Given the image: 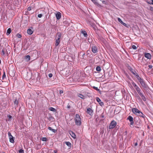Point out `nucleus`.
I'll list each match as a JSON object with an SVG mask.
<instances>
[{"instance_id": "obj_1", "label": "nucleus", "mask_w": 153, "mask_h": 153, "mask_svg": "<svg viewBox=\"0 0 153 153\" xmlns=\"http://www.w3.org/2000/svg\"><path fill=\"white\" fill-rule=\"evenodd\" d=\"M13 98L11 99L12 102H13L15 105H18L19 103V100L20 97V95L17 94H12Z\"/></svg>"}, {"instance_id": "obj_2", "label": "nucleus", "mask_w": 153, "mask_h": 153, "mask_svg": "<svg viewBox=\"0 0 153 153\" xmlns=\"http://www.w3.org/2000/svg\"><path fill=\"white\" fill-rule=\"evenodd\" d=\"M74 120L76 125L78 126H80L81 125V119L79 114H76Z\"/></svg>"}, {"instance_id": "obj_3", "label": "nucleus", "mask_w": 153, "mask_h": 153, "mask_svg": "<svg viewBox=\"0 0 153 153\" xmlns=\"http://www.w3.org/2000/svg\"><path fill=\"white\" fill-rule=\"evenodd\" d=\"M61 37V34L60 32H58L56 34V35L55 36V39L56 40V42L55 45V46H58L60 42V40Z\"/></svg>"}, {"instance_id": "obj_4", "label": "nucleus", "mask_w": 153, "mask_h": 153, "mask_svg": "<svg viewBox=\"0 0 153 153\" xmlns=\"http://www.w3.org/2000/svg\"><path fill=\"white\" fill-rule=\"evenodd\" d=\"M136 78L140 83L141 85L143 87H146V84L143 79L141 78L139 75L138 74L136 75Z\"/></svg>"}, {"instance_id": "obj_5", "label": "nucleus", "mask_w": 153, "mask_h": 153, "mask_svg": "<svg viewBox=\"0 0 153 153\" xmlns=\"http://www.w3.org/2000/svg\"><path fill=\"white\" fill-rule=\"evenodd\" d=\"M117 124V122L114 120L111 121L110 124L109 128L110 129H113L114 128Z\"/></svg>"}, {"instance_id": "obj_6", "label": "nucleus", "mask_w": 153, "mask_h": 153, "mask_svg": "<svg viewBox=\"0 0 153 153\" xmlns=\"http://www.w3.org/2000/svg\"><path fill=\"white\" fill-rule=\"evenodd\" d=\"M132 111L134 114L137 115H138V114H140V113H141L142 114V112L136 108H132Z\"/></svg>"}, {"instance_id": "obj_7", "label": "nucleus", "mask_w": 153, "mask_h": 153, "mask_svg": "<svg viewBox=\"0 0 153 153\" xmlns=\"http://www.w3.org/2000/svg\"><path fill=\"white\" fill-rule=\"evenodd\" d=\"M131 83L137 92L141 91L139 87L133 81Z\"/></svg>"}, {"instance_id": "obj_8", "label": "nucleus", "mask_w": 153, "mask_h": 153, "mask_svg": "<svg viewBox=\"0 0 153 153\" xmlns=\"http://www.w3.org/2000/svg\"><path fill=\"white\" fill-rule=\"evenodd\" d=\"M91 51L94 53H96L97 52V49L96 46H93L91 47Z\"/></svg>"}, {"instance_id": "obj_9", "label": "nucleus", "mask_w": 153, "mask_h": 153, "mask_svg": "<svg viewBox=\"0 0 153 153\" xmlns=\"http://www.w3.org/2000/svg\"><path fill=\"white\" fill-rule=\"evenodd\" d=\"M127 119L129 120L130 121L131 125H133L134 123L133 121V118L131 116H129L127 118Z\"/></svg>"}, {"instance_id": "obj_10", "label": "nucleus", "mask_w": 153, "mask_h": 153, "mask_svg": "<svg viewBox=\"0 0 153 153\" xmlns=\"http://www.w3.org/2000/svg\"><path fill=\"white\" fill-rule=\"evenodd\" d=\"M144 56L145 57L149 59H151V56L150 53H146L144 54Z\"/></svg>"}, {"instance_id": "obj_11", "label": "nucleus", "mask_w": 153, "mask_h": 153, "mask_svg": "<svg viewBox=\"0 0 153 153\" xmlns=\"http://www.w3.org/2000/svg\"><path fill=\"white\" fill-rule=\"evenodd\" d=\"M56 16L57 20H59L61 17V13H60L58 12L56 14Z\"/></svg>"}, {"instance_id": "obj_12", "label": "nucleus", "mask_w": 153, "mask_h": 153, "mask_svg": "<svg viewBox=\"0 0 153 153\" xmlns=\"http://www.w3.org/2000/svg\"><path fill=\"white\" fill-rule=\"evenodd\" d=\"M87 112L90 115H91L93 112V111L92 109L90 108H88L87 109Z\"/></svg>"}, {"instance_id": "obj_13", "label": "nucleus", "mask_w": 153, "mask_h": 153, "mask_svg": "<svg viewBox=\"0 0 153 153\" xmlns=\"http://www.w3.org/2000/svg\"><path fill=\"white\" fill-rule=\"evenodd\" d=\"M69 134L71 136L74 138H75L76 137V136L75 134L72 131H70L69 132Z\"/></svg>"}, {"instance_id": "obj_14", "label": "nucleus", "mask_w": 153, "mask_h": 153, "mask_svg": "<svg viewBox=\"0 0 153 153\" xmlns=\"http://www.w3.org/2000/svg\"><path fill=\"white\" fill-rule=\"evenodd\" d=\"M130 71L132 73V74L135 76V77L136 78V75L138 74L136 71L133 70L132 68L130 69Z\"/></svg>"}, {"instance_id": "obj_15", "label": "nucleus", "mask_w": 153, "mask_h": 153, "mask_svg": "<svg viewBox=\"0 0 153 153\" xmlns=\"http://www.w3.org/2000/svg\"><path fill=\"white\" fill-rule=\"evenodd\" d=\"M78 97H80V98H81V99H85L86 97L84 95H83L82 94H78Z\"/></svg>"}, {"instance_id": "obj_16", "label": "nucleus", "mask_w": 153, "mask_h": 153, "mask_svg": "<svg viewBox=\"0 0 153 153\" xmlns=\"http://www.w3.org/2000/svg\"><path fill=\"white\" fill-rule=\"evenodd\" d=\"M25 59L28 62L30 60V56L29 55H27L25 56Z\"/></svg>"}, {"instance_id": "obj_17", "label": "nucleus", "mask_w": 153, "mask_h": 153, "mask_svg": "<svg viewBox=\"0 0 153 153\" xmlns=\"http://www.w3.org/2000/svg\"><path fill=\"white\" fill-rule=\"evenodd\" d=\"M41 11L42 12V13L38 14V17L39 18H41L42 16V14H44V13H45V11L43 10H41Z\"/></svg>"}, {"instance_id": "obj_18", "label": "nucleus", "mask_w": 153, "mask_h": 153, "mask_svg": "<svg viewBox=\"0 0 153 153\" xmlns=\"http://www.w3.org/2000/svg\"><path fill=\"white\" fill-rule=\"evenodd\" d=\"M27 33L28 34L31 35L33 33V32L31 29H29L27 30Z\"/></svg>"}, {"instance_id": "obj_19", "label": "nucleus", "mask_w": 153, "mask_h": 153, "mask_svg": "<svg viewBox=\"0 0 153 153\" xmlns=\"http://www.w3.org/2000/svg\"><path fill=\"white\" fill-rule=\"evenodd\" d=\"M96 100L100 105H102L103 104V102H101L100 100L98 97L96 98Z\"/></svg>"}, {"instance_id": "obj_20", "label": "nucleus", "mask_w": 153, "mask_h": 153, "mask_svg": "<svg viewBox=\"0 0 153 153\" xmlns=\"http://www.w3.org/2000/svg\"><path fill=\"white\" fill-rule=\"evenodd\" d=\"M9 138L10 140V143H13L14 142V138L13 136Z\"/></svg>"}, {"instance_id": "obj_21", "label": "nucleus", "mask_w": 153, "mask_h": 153, "mask_svg": "<svg viewBox=\"0 0 153 153\" xmlns=\"http://www.w3.org/2000/svg\"><path fill=\"white\" fill-rule=\"evenodd\" d=\"M65 143L66 145L68 146L69 147L71 148V144L69 142H65Z\"/></svg>"}, {"instance_id": "obj_22", "label": "nucleus", "mask_w": 153, "mask_h": 153, "mask_svg": "<svg viewBox=\"0 0 153 153\" xmlns=\"http://www.w3.org/2000/svg\"><path fill=\"white\" fill-rule=\"evenodd\" d=\"M81 33L85 37H86L88 35L86 31H82Z\"/></svg>"}, {"instance_id": "obj_23", "label": "nucleus", "mask_w": 153, "mask_h": 153, "mask_svg": "<svg viewBox=\"0 0 153 153\" xmlns=\"http://www.w3.org/2000/svg\"><path fill=\"white\" fill-rule=\"evenodd\" d=\"M11 29L10 28H9L7 30L6 34L7 35H8L11 32Z\"/></svg>"}, {"instance_id": "obj_24", "label": "nucleus", "mask_w": 153, "mask_h": 153, "mask_svg": "<svg viewBox=\"0 0 153 153\" xmlns=\"http://www.w3.org/2000/svg\"><path fill=\"white\" fill-rule=\"evenodd\" d=\"M49 109L50 111H53V112H55L56 111V109L54 108H52V107H50L49 108Z\"/></svg>"}, {"instance_id": "obj_25", "label": "nucleus", "mask_w": 153, "mask_h": 153, "mask_svg": "<svg viewBox=\"0 0 153 153\" xmlns=\"http://www.w3.org/2000/svg\"><path fill=\"white\" fill-rule=\"evenodd\" d=\"M148 3L150 4H153V0H148Z\"/></svg>"}, {"instance_id": "obj_26", "label": "nucleus", "mask_w": 153, "mask_h": 153, "mask_svg": "<svg viewBox=\"0 0 153 153\" xmlns=\"http://www.w3.org/2000/svg\"><path fill=\"white\" fill-rule=\"evenodd\" d=\"M138 115H139V116L142 117L144 118H145V116L142 113V114L141 113H140V114H138Z\"/></svg>"}, {"instance_id": "obj_27", "label": "nucleus", "mask_w": 153, "mask_h": 153, "mask_svg": "<svg viewBox=\"0 0 153 153\" xmlns=\"http://www.w3.org/2000/svg\"><path fill=\"white\" fill-rule=\"evenodd\" d=\"M96 70L98 71H100L101 70L99 66H97L96 68Z\"/></svg>"}, {"instance_id": "obj_28", "label": "nucleus", "mask_w": 153, "mask_h": 153, "mask_svg": "<svg viewBox=\"0 0 153 153\" xmlns=\"http://www.w3.org/2000/svg\"><path fill=\"white\" fill-rule=\"evenodd\" d=\"M118 21L120 22L121 24H123V22L122 21L121 19L119 18H118Z\"/></svg>"}, {"instance_id": "obj_29", "label": "nucleus", "mask_w": 153, "mask_h": 153, "mask_svg": "<svg viewBox=\"0 0 153 153\" xmlns=\"http://www.w3.org/2000/svg\"><path fill=\"white\" fill-rule=\"evenodd\" d=\"M16 36L18 38H20L22 37L21 35L19 33H18L16 34Z\"/></svg>"}, {"instance_id": "obj_30", "label": "nucleus", "mask_w": 153, "mask_h": 153, "mask_svg": "<svg viewBox=\"0 0 153 153\" xmlns=\"http://www.w3.org/2000/svg\"><path fill=\"white\" fill-rule=\"evenodd\" d=\"M137 92L139 94V95L143 97V94L141 92V91H137Z\"/></svg>"}, {"instance_id": "obj_31", "label": "nucleus", "mask_w": 153, "mask_h": 153, "mask_svg": "<svg viewBox=\"0 0 153 153\" xmlns=\"http://www.w3.org/2000/svg\"><path fill=\"white\" fill-rule=\"evenodd\" d=\"M41 140L43 141H46L47 140V138L46 137H42L41 138Z\"/></svg>"}, {"instance_id": "obj_32", "label": "nucleus", "mask_w": 153, "mask_h": 153, "mask_svg": "<svg viewBox=\"0 0 153 153\" xmlns=\"http://www.w3.org/2000/svg\"><path fill=\"white\" fill-rule=\"evenodd\" d=\"M19 153H24V150L22 149H21L19 150Z\"/></svg>"}, {"instance_id": "obj_33", "label": "nucleus", "mask_w": 153, "mask_h": 153, "mask_svg": "<svg viewBox=\"0 0 153 153\" xmlns=\"http://www.w3.org/2000/svg\"><path fill=\"white\" fill-rule=\"evenodd\" d=\"M8 136L9 137V138L13 137V136L11 134V133L10 132H8Z\"/></svg>"}, {"instance_id": "obj_34", "label": "nucleus", "mask_w": 153, "mask_h": 153, "mask_svg": "<svg viewBox=\"0 0 153 153\" xmlns=\"http://www.w3.org/2000/svg\"><path fill=\"white\" fill-rule=\"evenodd\" d=\"M132 48L133 49H135V50L136 49H137V47H136V46L135 45H132Z\"/></svg>"}, {"instance_id": "obj_35", "label": "nucleus", "mask_w": 153, "mask_h": 153, "mask_svg": "<svg viewBox=\"0 0 153 153\" xmlns=\"http://www.w3.org/2000/svg\"><path fill=\"white\" fill-rule=\"evenodd\" d=\"M141 97H142V98L143 99L144 101H146V97L144 95H143V96Z\"/></svg>"}, {"instance_id": "obj_36", "label": "nucleus", "mask_w": 153, "mask_h": 153, "mask_svg": "<svg viewBox=\"0 0 153 153\" xmlns=\"http://www.w3.org/2000/svg\"><path fill=\"white\" fill-rule=\"evenodd\" d=\"M93 88L95 90H96L97 91H98L99 90V89H98V88L97 87H96L95 86H94L93 87Z\"/></svg>"}, {"instance_id": "obj_37", "label": "nucleus", "mask_w": 153, "mask_h": 153, "mask_svg": "<svg viewBox=\"0 0 153 153\" xmlns=\"http://www.w3.org/2000/svg\"><path fill=\"white\" fill-rule=\"evenodd\" d=\"M5 77H6V75H5V72H4V74L3 75L2 78H4Z\"/></svg>"}, {"instance_id": "obj_38", "label": "nucleus", "mask_w": 153, "mask_h": 153, "mask_svg": "<svg viewBox=\"0 0 153 153\" xmlns=\"http://www.w3.org/2000/svg\"><path fill=\"white\" fill-rule=\"evenodd\" d=\"M91 1L94 4L97 3L96 0H91Z\"/></svg>"}, {"instance_id": "obj_39", "label": "nucleus", "mask_w": 153, "mask_h": 153, "mask_svg": "<svg viewBox=\"0 0 153 153\" xmlns=\"http://www.w3.org/2000/svg\"><path fill=\"white\" fill-rule=\"evenodd\" d=\"M31 10V8L30 7H28L27 10L28 11H30Z\"/></svg>"}, {"instance_id": "obj_40", "label": "nucleus", "mask_w": 153, "mask_h": 153, "mask_svg": "<svg viewBox=\"0 0 153 153\" xmlns=\"http://www.w3.org/2000/svg\"><path fill=\"white\" fill-rule=\"evenodd\" d=\"M52 76H53V75H52V74H51V73H50L48 75V76H49V77L50 78Z\"/></svg>"}, {"instance_id": "obj_41", "label": "nucleus", "mask_w": 153, "mask_h": 153, "mask_svg": "<svg viewBox=\"0 0 153 153\" xmlns=\"http://www.w3.org/2000/svg\"><path fill=\"white\" fill-rule=\"evenodd\" d=\"M90 53V51H89V50L87 51V55H88V54H89Z\"/></svg>"}, {"instance_id": "obj_42", "label": "nucleus", "mask_w": 153, "mask_h": 153, "mask_svg": "<svg viewBox=\"0 0 153 153\" xmlns=\"http://www.w3.org/2000/svg\"><path fill=\"white\" fill-rule=\"evenodd\" d=\"M148 66L149 68L150 69L152 68L153 67L152 66V65H149Z\"/></svg>"}, {"instance_id": "obj_43", "label": "nucleus", "mask_w": 153, "mask_h": 153, "mask_svg": "<svg viewBox=\"0 0 153 153\" xmlns=\"http://www.w3.org/2000/svg\"><path fill=\"white\" fill-rule=\"evenodd\" d=\"M52 131L53 132L55 133L56 132V130L54 129H52Z\"/></svg>"}, {"instance_id": "obj_44", "label": "nucleus", "mask_w": 153, "mask_h": 153, "mask_svg": "<svg viewBox=\"0 0 153 153\" xmlns=\"http://www.w3.org/2000/svg\"><path fill=\"white\" fill-rule=\"evenodd\" d=\"M48 129L49 130H51V131H52V129H52V128H51V127H48Z\"/></svg>"}, {"instance_id": "obj_45", "label": "nucleus", "mask_w": 153, "mask_h": 153, "mask_svg": "<svg viewBox=\"0 0 153 153\" xmlns=\"http://www.w3.org/2000/svg\"><path fill=\"white\" fill-rule=\"evenodd\" d=\"M150 7V10L151 11H153V7L151 6Z\"/></svg>"}, {"instance_id": "obj_46", "label": "nucleus", "mask_w": 153, "mask_h": 153, "mask_svg": "<svg viewBox=\"0 0 153 153\" xmlns=\"http://www.w3.org/2000/svg\"><path fill=\"white\" fill-rule=\"evenodd\" d=\"M8 117L9 119H10L11 118H12V117L10 115H9L8 116Z\"/></svg>"}, {"instance_id": "obj_47", "label": "nucleus", "mask_w": 153, "mask_h": 153, "mask_svg": "<svg viewBox=\"0 0 153 153\" xmlns=\"http://www.w3.org/2000/svg\"><path fill=\"white\" fill-rule=\"evenodd\" d=\"M138 145V143L137 142H136L135 143H134V146H137Z\"/></svg>"}, {"instance_id": "obj_48", "label": "nucleus", "mask_w": 153, "mask_h": 153, "mask_svg": "<svg viewBox=\"0 0 153 153\" xmlns=\"http://www.w3.org/2000/svg\"><path fill=\"white\" fill-rule=\"evenodd\" d=\"M53 152L54 153H57V151L56 150H54L53 151Z\"/></svg>"}, {"instance_id": "obj_49", "label": "nucleus", "mask_w": 153, "mask_h": 153, "mask_svg": "<svg viewBox=\"0 0 153 153\" xmlns=\"http://www.w3.org/2000/svg\"><path fill=\"white\" fill-rule=\"evenodd\" d=\"M59 92H60V94H61L63 93V91L62 90H61Z\"/></svg>"}, {"instance_id": "obj_50", "label": "nucleus", "mask_w": 153, "mask_h": 153, "mask_svg": "<svg viewBox=\"0 0 153 153\" xmlns=\"http://www.w3.org/2000/svg\"><path fill=\"white\" fill-rule=\"evenodd\" d=\"M122 24L125 26H126V24L124 22H123V24Z\"/></svg>"}, {"instance_id": "obj_51", "label": "nucleus", "mask_w": 153, "mask_h": 153, "mask_svg": "<svg viewBox=\"0 0 153 153\" xmlns=\"http://www.w3.org/2000/svg\"><path fill=\"white\" fill-rule=\"evenodd\" d=\"M2 52L3 53V54H5V51H4V50H2Z\"/></svg>"}, {"instance_id": "obj_52", "label": "nucleus", "mask_w": 153, "mask_h": 153, "mask_svg": "<svg viewBox=\"0 0 153 153\" xmlns=\"http://www.w3.org/2000/svg\"><path fill=\"white\" fill-rule=\"evenodd\" d=\"M102 2L103 3H105V1H102Z\"/></svg>"}, {"instance_id": "obj_53", "label": "nucleus", "mask_w": 153, "mask_h": 153, "mask_svg": "<svg viewBox=\"0 0 153 153\" xmlns=\"http://www.w3.org/2000/svg\"><path fill=\"white\" fill-rule=\"evenodd\" d=\"M67 108H70V106H68Z\"/></svg>"}, {"instance_id": "obj_54", "label": "nucleus", "mask_w": 153, "mask_h": 153, "mask_svg": "<svg viewBox=\"0 0 153 153\" xmlns=\"http://www.w3.org/2000/svg\"><path fill=\"white\" fill-rule=\"evenodd\" d=\"M102 117H104V116H103V115H102Z\"/></svg>"}, {"instance_id": "obj_55", "label": "nucleus", "mask_w": 153, "mask_h": 153, "mask_svg": "<svg viewBox=\"0 0 153 153\" xmlns=\"http://www.w3.org/2000/svg\"><path fill=\"white\" fill-rule=\"evenodd\" d=\"M141 143H140V145H141Z\"/></svg>"}, {"instance_id": "obj_56", "label": "nucleus", "mask_w": 153, "mask_h": 153, "mask_svg": "<svg viewBox=\"0 0 153 153\" xmlns=\"http://www.w3.org/2000/svg\"><path fill=\"white\" fill-rule=\"evenodd\" d=\"M85 55V53H84L83 54V55Z\"/></svg>"}, {"instance_id": "obj_57", "label": "nucleus", "mask_w": 153, "mask_h": 153, "mask_svg": "<svg viewBox=\"0 0 153 153\" xmlns=\"http://www.w3.org/2000/svg\"><path fill=\"white\" fill-rule=\"evenodd\" d=\"M152 62L153 63V61H152Z\"/></svg>"}, {"instance_id": "obj_58", "label": "nucleus", "mask_w": 153, "mask_h": 153, "mask_svg": "<svg viewBox=\"0 0 153 153\" xmlns=\"http://www.w3.org/2000/svg\"><path fill=\"white\" fill-rule=\"evenodd\" d=\"M3 153H5V152H3Z\"/></svg>"}]
</instances>
